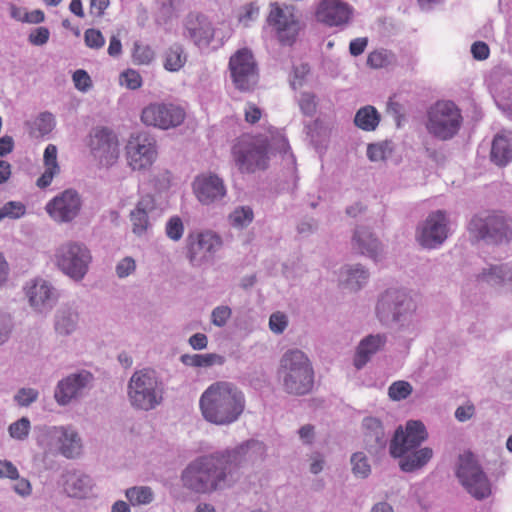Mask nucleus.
<instances>
[{"label": "nucleus", "mask_w": 512, "mask_h": 512, "mask_svg": "<svg viewBox=\"0 0 512 512\" xmlns=\"http://www.w3.org/2000/svg\"><path fill=\"white\" fill-rule=\"evenodd\" d=\"M491 160L499 165H506L512 160V132H503L495 136L491 148Z\"/></svg>", "instance_id": "nucleus-28"}, {"label": "nucleus", "mask_w": 512, "mask_h": 512, "mask_svg": "<svg viewBox=\"0 0 512 512\" xmlns=\"http://www.w3.org/2000/svg\"><path fill=\"white\" fill-rule=\"evenodd\" d=\"M250 445H242L219 455L204 456L190 463L182 473L183 485L196 493H209L223 488L232 472L249 453Z\"/></svg>", "instance_id": "nucleus-1"}, {"label": "nucleus", "mask_w": 512, "mask_h": 512, "mask_svg": "<svg viewBox=\"0 0 512 512\" xmlns=\"http://www.w3.org/2000/svg\"><path fill=\"white\" fill-rule=\"evenodd\" d=\"M471 53L476 60L482 61L489 57V46L483 41H476L471 46Z\"/></svg>", "instance_id": "nucleus-59"}, {"label": "nucleus", "mask_w": 512, "mask_h": 512, "mask_svg": "<svg viewBox=\"0 0 512 512\" xmlns=\"http://www.w3.org/2000/svg\"><path fill=\"white\" fill-rule=\"evenodd\" d=\"M109 4V0H90V13L93 16L102 17Z\"/></svg>", "instance_id": "nucleus-62"}, {"label": "nucleus", "mask_w": 512, "mask_h": 512, "mask_svg": "<svg viewBox=\"0 0 512 512\" xmlns=\"http://www.w3.org/2000/svg\"><path fill=\"white\" fill-rule=\"evenodd\" d=\"M480 279L490 285H502L512 280V270L506 265L493 266L487 272L484 271Z\"/></svg>", "instance_id": "nucleus-36"}, {"label": "nucleus", "mask_w": 512, "mask_h": 512, "mask_svg": "<svg viewBox=\"0 0 512 512\" xmlns=\"http://www.w3.org/2000/svg\"><path fill=\"white\" fill-rule=\"evenodd\" d=\"M352 471L355 476L365 478L371 472L367 457L362 452H356L351 457Z\"/></svg>", "instance_id": "nucleus-42"}, {"label": "nucleus", "mask_w": 512, "mask_h": 512, "mask_svg": "<svg viewBox=\"0 0 512 512\" xmlns=\"http://www.w3.org/2000/svg\"><path fill=\"white\" fill-rule=\"evenodd\" d=\"M278 374L288 394L301 396L313 389L314 370L309 358L300 350H290L283 355Z\"/></svg>", "instance_id": "nucleus-4"}, {"label": "nucleus", "mask_w": 512, "mask_h": 512, "mask_svg": "<svg viewBox=\"0 0 512 512\" xmlns=\"http://www.w3.org/2000/svg\"><path fill=\"white\" fill-rule=\"evenodd\" d=\"M84 40L88 47L99 49L105 44L102 33L96 29H87L84 33Z\"/></svg>", "instance_id": "nucleus-51"}, {"label": "nucleus", "mask_w": 512, "mask_h": 512, "mask_svg": "<svg viewBox=\"0 0 512 512\" xmlns=\"http://www.w3.org/2000/svg\"><path fill=\"white\" fill-rule=\"evenodd\" d=\"M287 326V318L283 313L276 312L270 316L269 327L275 333H282Z\"/></svg>", "instance_id": "nucleus-57"}, {"label": "nucleus", "mask_w": 512, "mask_h": 512, "mask_svg": "<svg viewBox=\"0 0 512 512\" xmlns=\"http://www.w3.org/2000/svg\"><path fill=\"white\" fill-rule=\"evenodd\" d=\"M310 68L307 64H301L299 67H296L294 69V78L291 81V85L294 89L297 88V86L302 85V81L305 78V76L309 73Z\"/></svg>", "instance_id": "nucleus-63"}, {"label": "nucleus", "mask_w": 512, "mask_h": 512, "mask_svg": "<svg viewBox=\"0 0 512 512\" xmlns=\"http://www.w3.org/2000/svg\"><path fill=\"white\" fill-rule=\"evenodd\" d=\"M246 405L243 392L233 383L217 381L207 387L199 400L203 418L215 425H229L239 419Z\"/></svg>", "instance_id": "nucleus-2"}, {"label": "nucleus", "mask_w": 512, "mask_h": 512, "mask_svg": "<svg viewBox=\"0 0 512 512\" xmlns=\"http://www.w3.org/2000/svg\"><path fill=\"white\" fill-rule=\"evenodd\" d=\"M185 117V110L173 103H150L141 112V121L144 125L162 130L180 126L184 122Z\"/></svg>", "instance_id": "nucleus-13"}, {"label": "nucleus", "mask_w": 512, "mask_h": 512, "mask_svg": "<svg viewBox=\"0 0 512 512\" xmlns=\"http://www.w3.org/2000/svg\"><path fill=\"white\" fill-rule=\"evenodd\" d=\"M49 435L57 439L59 450L66 458H75L81 454L82 443L77 432L69 427H53L49 430Z\"/></svg>", "instance_id": "nucleus-23"}, {"label": "nucleus", "mask_w": 512, "mask_h": 512, "mask_svg": "<svg viewBox=\"0 0 512 512\" xmlns=\"http://www.w3.org/2000/svg\"><path fill=\"white\" fill-rule=\"evenodd\" d=\"M130 218L135 234L142 235L146 232L149 220L143 200L138 202L136 208L131 212Z\"/></svg>", "instance_id": "nucleus-37"}, {"label": "nucleus", "mask_w": 512, "mask_h": 512, "mask_svg": "<svg viewBox=\"0 0 512 512\" xmlns=\"http://www.w3.org/2000/svg\"><path fill=\"white\" fill-rule=\"evenodd\" d=\"M181 362L190 367H210L214 364H223L224 358L215 353L184 354L181 356Z\"/></svg>", "instance_id": "nucleus-35"}, {"label": "nucleus", "mask_w": 512, "mask_h": 512, "mask_svg": "<svg viewBox=\"0 0 512 512\" xmlns=\"http://www.w3.org/2000/svg\"><path fill=\"white\" fill-rule=\"evenodd\" d=\"M79 315L71 307L59 309L55 316V330L58 334L68 335L72 333L78 323Z\"/></svg>", "instance_id": "nucleus-32"}, {"label": "nucleus", "mask_w": 512, "mask_h": 512, "mask_svg": "<svg viewBox=\"0 0 512 512\" xmlns=\"http://www.w3.org/2000/svg\"><path fill=\"white\" fill-rule=\"evenodd\" d=\"M259 16V7L254 3H249L242 8V12L238 16L239 22L244 26H248L251 21H254Z\"/></svg>", "instance_id": "nucleus-52"}, {"label": "nucleus", "mask_w": 512, "mask_h": 512, "mask_svg": "<svg viewBox=\"0 0 512 512\" xmlns=\"http://www.w3.org/2000/svg\"><path fill=\"white\" fill-rule=\"evenodd\" d=\"M189 344L195 350H202L207 347L208 339L203 333H196L189 338Z\"/></svg>", "instance_id": "nucleus-64"}, {"label": "nucleus", "mask_w": 512, "mask_h": 512, "mask_svg": "<svg viewBox=\"0 0 512 512\" xmlns=\"http://www.w3.org/2000/svg\"><path fill=\"white\" fill-rule=\"evenodd\" d=\"M43 161L45 166V171L43 174L37 179V186L39 188L48 187L53 178L60 173V166L57 161V147L53 144H49L45 150L43 155Z\"/></svg>", "instance_id": "nucleus-30"}, {"label": "nucleus", "mask_w": 512, "mask_h": 512, "mask_svg": "<svg viewBox=\"0 0 512 512\" xmlns=\"http://www.w3.org/2000/svg\"><path fill=\"white\" fill-rule=\"evenodd\" d=\"M384 343L385 339L380 335H370L363 339L358 346L354 359L356 368H362L368 362L370 356L378 351Z\"/></svg>", "instance_id": "nucleus-31"}, {"label": "nucleus", "mask_w": 512, "mask_h": 512, "mask_svg": "<svg viewBox=\"0 0 512 512\" xmlns=\"http://www.w3.org/2000/svg\"><path fill=\"white\" fill-rule=\"evenodd\" d=\"M353 246L361 254L367 255L374 260L378 259L379 252L381 251L379 241L364 228L357 229L355 231L353 236Z\"/></svg>", "instance_id": "nucleus-29"}, {"label": "nucleus", "mask_w": 512, "mask_h": 512, "mask_svg": "<svg viewBox=\"0 0 512 512\" xmlns=\"http://www.w3.org/2000/svg\"><path fill=\"white\" fill-rule=\"evenodd\" d=\"M3 477L10 479L18 478V470L10 461L0 460V478Z\"/></svg>", "instance_id": "nucleus-60"}, {"label": "nucleus", "mask_w": 512, "mask_h": 512, "mask_svg": "<svg viewBox=\"0 0 512 512\" xmlns=\"http://www.w3.org/2000/svg\"><path fill=\"white\" fill-rule=\"evenodd\" d=\"M353 10L349 4L341 0H320L315 17L318 22L329 27H339L349 23Z\"/></svg>", "instance_id": "nucleus-19"}, {"label": "nucleus", "mask_w": 512, "mask_h": 512, "mask_svg": "<svg viewBox=\"0 0 512 512\" xmlns=\"http://www.w3.org/2000/svg\"><path fill=\"white\" fill-rule=\"evenodd\" d=\"M267 22L275 30L282 45L291 46L296 41L300 31V22L292 7H281L277 2L271 3Z\"/></svg>", "instance_id": "nucleus-14"}, {"label": "nucleus", "mask_w": 512, "mask_h": 512, "mask_svg": "<svg viewBox=\"0 0 512 512\" xmlns=\"http://www.w3.org/2000/svg\"><path fill=\"white\" fill-rule=\"evenodd\" d=\"M468 231L476 240L508 242L512 237V221L502 211H483L473 216Z\"/></svg>", "instance_id": "nucleus-7"}, {"label": "nucleus", "mask_w": 512, "mask_h": 512, "mask_svg": "<svg viewBox=\"0 0 512 512\" xmlns=\"http://www.w3.org/2000/svg\"><path fill=\"white\" fill-rule=\"evenodd\" d=\"M299 106L305 115L312 116L317 108L315 96L310 93H303L299 99Z\"/></svg>", "instance_id": "nucleus-53"}, {"label": "nucleus", "mask_w": 512, "mask_h": 512, "mask_svg": "<svg viewBox=\"0 0 512 512\" xmlns=\"http://www.w3.org/2000/svg\"><path fill=\"white\" fill-rule=\"evenodd\" d=\"M25 205L19 201H9L0 208V220L17 219L25 214Z\"/></svg>", "instance_id": "nucleus-44"}, {"label": "nucleus", "mask_w": 512, "mask_h": 512, "mask_svg": "<svg viewBox=\"0 0 512 512\" xmlns=\"http://www.w3.org/2000/svg\"><path fill=\"white\" fill-rule=\"evenodd\" d=\"M125 495L133 506L149 504L154 497L151 488L146 486L131 487L126 490Z\"/></svg>", "instance_id": "nucleus-38"}, {"label": "nucleus", "mask_w": 512, "mask_h": 512, "mask_svg": "<svg viewBox=\"0 0 512 512\" xmlns=\"http://www.w3.org/2000/svg\"><path fill=\"white\" fill-rule=\"evenodd\" d=\"M38 397V392L32 388H22L15 395V400L21 406H28Z\"/></svg>", "instance_id": "nucleus-54"}, {"label": "nucleus", "mask_w": 512, "mask_h": 512, "mask_svg": "<svg viewBox=\"0 0 512 512\" xmlns=\"http://www.w3.org/2000/svg\"><path fill=\"white\" fill-rule=\"evenodd\" d=\"M165 232L169 239L179 241L184 233V224L179 216H172L166 223Z\"/></svg>", "instance_id": "nucleus-45"}, {"label": "nucleus", "mask_w": 512, "mask_h": 512, "mask_svg": "<svg viewBox=\"0 0 512 512\" xmlns=\"http://www.w3.org/2000/svg\"><path fill=\"white\" fill-rule=\"evenodd\" d=\"M81 198L77 191L67 189L52 198L45 206L48 215L56 222L72 221L80 212Z\"/></svg>", "instance_id": "nucleus-17"}, {"label": "nucleus", "mask_w": 512, "mask_h": 512, "mask_svg": "<svg viewBox=\"0 0 512 512\" xmlns=\"http://www.w3.org/2000/svg\"><path fill=\"white\" fill-rule=\"evenodd\" d=\"M461 124V111L452 101H438L428 111L427 130L438 139L453 138Z\"/></svg>", "instance_id": "nucleus-8"}, {"label": "nucleus", "mask_w": 512, "mask_h": 512, "mask_svg": "<svg viewBox=\"0 0 512 512\" xmlns=\"http://www.w3.org/2000/svg\"><path fill=\"white\" fill-rule=\"evenodd\" d=\"M73 82L75 87L82 92L88 91L92 87V80L89 74L83 70L78 69L73 73Z\"/></svg>", "instance_id": "nucleus-49"}, {"label": "nucleus", "mask_w": 512, "mask_h": 512, "mask_svg": "<svg viewBox=\"0 0 512 512\" xmlns=\"http://www.w3.org/2000/svg\"><path fill=\"white\" fill-rule=\"evenodd\" d=\"M88 146L94 158L103 165H113L119 157L118 137L107 127L92 129Z\"/></svg>", "instance_id": "nucleus-15"}, {"label": "nucleus", "mask_w": 512, "mask_h": 512, "mask_svg": "<svg viewBox=\"0 0 512 512\" xmlns=\"http://www.w3.org/2000/svg\"><path fill=\"white\" fill-rule=\"evenodd\" d=\"M125 156L132 170H147L157 159V142L146 132L132 134L125 146Z\"/></svg>", "instance_id": "nucleus-10"}, {"label": "nucleus", "mask_w": 512, "mask_h": 512, "mask_svg": "<svg viewBox=\"0 0 512 512\" xmlns=\"http://www.w3.org/2000/svg\"><path fill=\"white\" fill-rule=\"evenodd\" d=\"M253 210L248 206L236 208L229 216V220L234 227L242 228L249 225L253 220Z\"/></svg>", "instance_id": "nucleus-39"}, {"label": "nucleus", "mask_w": 512, "mask_h": 512, "mask_svg": "<svg viewBox=\"0 0 512 512\" xmlns=\"http://www.w3.org/2000/svg\"><path fill=\"white\" fill-rule=\"evenodd\" d=\"M347 279L346 283L351 290H358L368 278L367 271L360 266L355 268H349L346 271Z\"/></svg>", "instance_id": "nucleus-43"}, {"label": "nucleus", "mask_w": 512, "mask_h": 512, "mask_svg": "<svg viewBox=\"0 0 512 512\" xmlns=\"http://www.w3.org/2000/svg\"><path fill=\"white\" fill-rule=\"evenodd\" d=\"M120 84L128 89L135 90L141 87L142 77L136 70L127 69L120 75Z\"/></svg>", "instance_id": "nucleus-48"}, {"label": "nucleus", "mask_w": 512, "mask_h": 512, "mask_svg": "<svg viewBox=\"0 0 512 512\" xmlns=\"http://www.w3.org/2000/svg\"><path fill=\"white\" fill-rule=\"evenodd\" d=\"M229 70L232 82L237 90L251 92L258 85V66L249 49H239L230 57Z\"/></svg>", "instance_id": "nucleus-9"}, {"label": "nucleus", "mask_w": 512, "mask_h": 512, "mask_svg": "<svg viewBox=\"0 0 512 512\" xmlns=\"http://www.w3.org/2000/svg\"><path fill=\"white\" fill-rule=\"evenodd\" d=\"M193 191L196 198L205 205L221 200L226 195L223 180L212 173L198 175L193 182Z\"/></svg>", "instance_id": "nucleus-21"}, {"label": "nucleus", "mask_w": 512, "mask_h": 512, "mask_svg": "<svg viewBox=\"0 0 512 512\" xmlns=\"http://www.w3.org/2000/svg\"><path fill=\"white\" fill-rule=\"evenodd\" d=\"M412 306V300L405 292L389 289L379 299L376 313L381 322L396 321Z\"/></svg>", "instance_id": "nucleus-18"}, {"label": "nucleus", "mask_w": 512, "mask_h": 512, "mask_svg": "<svg viewBox=\"0 0 512 512\" xmlns=\"http://www.w3.org/2000/svg\"><path fill=\"white\" fill-rule=\"evenodd\" d=\"M362 428L363 441L368 450L377 451L385 447L387 439L384 428L379 419L374 417L364 418Z\"/></svg>", "instance_id": "nucleus-26"}, {"label": "nucleus", "mask_w": 512, "mask_h": 512, "mask_svg": "<svg viewBox=\"0 0 512 512\" xmlns=\"http://www.w3.org/2000/svg\"><path fill=\"white\" fill-rule=\"evenodd\" d=\"M393 54L387 50H375L369 53L367 57V65L373 69L385 68L390 65Z\"/></svg>", "instance_id": "nucleus-41"}, {"label": "nucleus", "mask_w": 512, "mask_h": 512, "mask_svg": "<svg viewBox=\"0 0 512 512\" xmlns=\"http://www.w3.org/2000/svg\"><path fill=\"white\" fill-rule=\"evenodd\" d=\"M189 37L198 47H207L213 37L214 30L208 19L199 14H190L186 20Z\"/></svg>", "instance_id": "nucleus-24"}, {"label": "nucleus", "mask_w": 512, "mask_h": 512, "mask_svg": "<svg viewBox=\"0 0 512 512\" xmlns=\"http://www.w3.org/2000/svg\"><path fill=\"white\" fill-rule=\"evenodd\" d=\"M270 143L263 135L244 134L234 142L231 154L241 173H255L265 170L269 165Z\"/></svg>", "instance_id": "nucleus-5"}, {"label": "nucleus", "mask_w": 512, "mask_h": 512, "mask_svg": "<svg viewBox=\"0 0 512 512\" xmlns=\"http://www.w3.org/2000/svg\"><path fill=\"white\" fill-rule=\"evenodd\" d=\"M128 397L133 407L149 411L163 400V388L156 373L151 369L136 371L128 384Z\"/></svg>", "instance_id": "nucleus-6"}, {"label": "nucleus", "mask_w": 512, "mask_h": 512, "mask_svg": "<svg viewBox=\"0 0 512 512\" xmlns=\"http://www.w3.org/2000/svg\"><path fill=\"white\" fill-rule=\"evenodd\" d=\"M447 219L443 211L431 213L423 224L417 237L421 246L435 248L447 238Z\"/></svg>", "instance_id": "nucleus-20"}, {"label": "nucleus", "mask_w": 512, "mask_h": 512, "mask_svg": "<svg viewBox=\"0 0 512 512\" xmlns=\"http://www.w3.org/2000/svg\"><path fill=\"white\" fill-rule=\"evenodd\" d=\"M245 121L249 124L257 123L262 117V110L254 103L248 102L244 110Z\"/></svg>", "instance_id": "nucleus-58"}, {"label": "nucleus", "mask_w": 512, "mask_h": 512, "mask_svg": "<svg viewBox=\"0 0 512 512\" xmlns=\"http://www.w3.org/2000/svg\"><path fill=\"white\" fill-rule=\"evenodd\" d=\"M92 375L89 372L72 374L60 381L55 390V399L60 405L68 404L76 398L80 391L91 380Z\"/></svg>", "instance_id": "nucleus-22"}, {"label": "nucleus", "mask_w": 512, "mask_h": 512, "mask_svg": "<svg viewBox=\"0 0 512 512\" xmlns=\"http://www.w3.org/2000/svg\"><path fill=\"white\" fill-rule=\"evenodd\" d=\"M456 474L462 485L474 498L481 500L491 494L490 483L472 453H464L459 457Z\"/></svg>", "instance_id": "nucleus-11"}, {"label": "nucleus", "mask_w": 512, "mask_h": 512, "mask_svg": "<svg viewBox=\"0 0 512 512\" xmlns=\"http://www.w3.org/2000/svg\"><path fill=\"white\" fill-rule=\"evenodd\" d=\"M136 264L133 258L125 257L116 266L118 277L124 278L135 271Z\"/></svg>", "instance_id": "nucleus-55"}, {"label": "nucleus", "mask_w": 512, "mask_h": 512, "mask_svg": "<svg viewBox=\"0 0 512 512\" xmlns=\"http://www.w3.org/2000/svg\"><path fill=\"white\" fill-rule=\"evenodd\" d=\"M412 392V386L406 381H396L389 387V397L392 400L406 399Z\"/></svg>", "instance_id": "nucleus-46"}, {"label": "nucleus", "mask_w": 512, "mask_h": 512, "mask_svg": "<svg viewBox=\"0 0 512 512\" xmlns=\"http://www.w3.org/2000/svg\"><path fill=\"white\" fill-rule=\"evenodd\" d=\"M367 44L368 39L365 37L353 39L349 44L350 54L353 56L361 55L365 51Z\"/></svg>", "instance_id": "nucleus-61"}, {"label": "nucleus", "mask_w": 512, "mask_h": 512, "mask_svg": "<svg viewBox=\"0 0 512 512\" xmlns=\"http://www.w3.org/2000/svg\"><path fill=\"white\" fill-rule=\"evenodd\" d=\"M155 57L154 50L145 44L136 42L132 52L133 62L137 65H148Z\"/></svg>", "instance_id": "nucleus-40"}, {"label": "nucleus", "mask_w": 512, "mask_h": 512, "mask_svg": "<svg viewBox=\"0 0 512 512\" xmlns=\"http://www.w3.org/2000/svg\"><path fill=\"white\" fill-rule=\"evenodd\" d=\"M221 246V238L211 231L192 233L187 238V257L193 265H200L211 259Z\"/></svg>", "instance_id": "nucleus-16"}, {"label": "nucleus", "mask_w": 512, "mask_h": 512, "mask_svg": "<svg viewBox=\"0 0 512 512\" xmlns=\"http://www.w3.org/2000/svg\"><path fill=\"white\" fill-rule=\"evenodd\" d=\"M186 61L187 55L180 44L170 46L164 54V68L170 72L179 71Z\"/></svg>", "instance_id": "nucleus-34"}, {"label": "nucleus", "mask_w": 512, "mask_h": 512, "mask_svg": "<svg viewBox=\"0 0 512 512\" xmlns=\"http://www.w3.org/2000/svg\"><path fill=\"white\" fill-rule=\"evenodd\" d=\"M56 261L66 275L75 280H81L87 273L91 255L83 244L69 242L58 249Z\"/></svg>", "instance_id": "nucleus-12"}, {"label": "nucleus", "mask_w": 512, "mask_h": 512, "mask_svg": "<svg viewBox=\"0 0 512 512\" xmlns=\"http://www.w3.org/2000/svg\"><path fill=\"white\" fill-rule=\"evenodd\" d=\"M50 32L46 27H38L29 35V41L36 46L44 45L48 42Z\"/></svg>", "instance_id": "nucleus-56"}, {"label": "nucleus", "mask_w": 512, "mask_h": 512, "mask_svg": "<svg viewBox=\"0 0 512 512\" xmlns=\"http://www.w3.org/2000/svg\"><path fill=\"white\" fill-rule=\"evenodd\" d=\"M26 294L30 305L38 311L51 306L56 299L54 289L43 279H37L28 286Z\"/></svg>", "instance_id": "nucleus-25"}, {"label": "nucleus", "mask_w": 512, "mask_h": 512, "mask_svg": "<svg viewBox=\"0 0 512 512\" xmlns=\"http://www.w3.org/2000/svg\"><path fill=\"white\" fill-rule=\"evenodd\" d=\"M428 437L421 421L410 420L405 429L399 427L390 443V454L400 458L399 466L404 472H412L426 465L433 456V450L424 447L416 450Z\"/></svg>", "instance_id": "nucleus-3"}, {"label": "nucleus", "mask_w": 512, "mask_h": 512, "mask_svg": "<svg viewBox=\"0 0 512 512\" xmlns=\"http://www.w3.org/2000/svg\"><path fill=\"white\" fill-rule=\"evenodd\" d=\"M354 122L362 130L373 131L380 122V115L373 106H365L357 111Z\"/></svg>", "instance_id": "nucleus-33"}, {"label": "nucleus", "mask_w": 512, "mask_h": 512, "mask_svg": "<svg viewBox=\"0 0 512 512\" xmlns=\"http://www.w3.org/2000/svg\"><path fill=\"white\" fill-rule=\"evenodd\" d=\"M91 478L80 471H68L64 475V490L70 497H85L92 489Z\"/></svg>", "instance_id": "nucleus-27"}, {"label": "nucleus", "mask_w": 512, "mask_h": 512, "mask_svg": "<svg viewBox=\"0 0 512 512\" xmlns=\"http://www.w3.org/2000/svg\"><path fill=\"white\" fill-rule=\"evenodd\" d=\"M30 431V421L26 417H22L18 421L9 426V434L12 438L24 440Z\"/></svg>", "instance_id": "nucleus-47"}, {"label": "nucleus", "mask_w": 512, "mask_h": 512, "mask_svg": "<svg viewBox=\"0 0 512 512\" xmlns=\"http://www.w3.org/2000/svg\"><path fill=\"white\" fill-rule=\"evenodd\" d=\"M232 311L228 306H218L211 314V321L215 326L223 327L229 318L231 317Z\"/></svg>", "instance_id": "nucleus-50"}]
</instances>
